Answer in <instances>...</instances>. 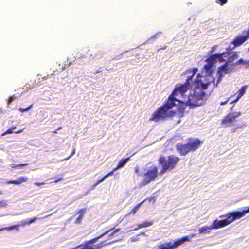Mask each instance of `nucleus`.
Instances as JSON below:
<instances>
[{
	"label": "nucleus",
	"instance_id": "f257e3e1",
	"mask_svg": "<svg viewBox=\"0 0 249 249\" xmlns=\"http://www.w3.org/2000/svg\"><path fill=\"white\" fill-rule=\"evenodd\" d=\"M197 71L198 69L196 68L189 69L186 70L185 73L189 75L187 76L185 83L178 86L177 85L175 87L173 92L169 95L164 104L158 108L153 113L149 118V121L158 122L160 121L165 120L168 118L173 117L176 115V111L172 110L177 106L176 102H177L181 105L183 102L176 99L175 97L179 95H180L181 96H184V93L190 88L191 84L190 81Z\"/></svg>",
	"mask_w": 249,
	"mask_h": 249
},
{
	"label": "nucleus",
	"instance_id": "f03ea898",
	"mask_svg": "<svg viewBox=\"0 0 249 249\" xmlns=\"http://www.w3.org/2000/svg\"><path fill=\"white\" fill-rule=\"evenodd\" d=\"M206 101L205 93L201 89H199L198 91L196 90L193 94L189 95L187 101L182 103V104L178 107V109L179 112L183 114L187 106L193 109L204 105Z\"/></svg>",
	"mask_w": 249,
	"mask_h": 249
},
{
	"label": "nucleus",
	"instance_id": "7ed1b4c3",
	"mask_svg": "<svg viewBox=\"0 0 249 249\" xmlns=\"http://www.w3.org/2000/svg\"><path fill=\"white\" fill-rule=\"evenodd\" d=\"M180 159L175 155H169L167 157L160 155L158 159V162L161 166L160 175H162L168 171L175 169L179 162Z\"/></svg>",
	"mask_w": 249,
	"mask_h": 249
},
{
	"label": "nucleus",
	"instance_id": "20e7f679",
	"mask_svg": "<svg viewBox=\"0 0 249 249\" xmlns=\"http://www.w3.org/2000/svg\"><path fill=\"white\" fill-rule=\"evenodd\" d=\"M202 143L203 142L198 139H189L186 143H177L175 147L177 151L180 155L185 156L190 152L197 149Z\"/></svg>",
	"mask_w": 249,
	"mask_h": 249
},
{
	"label": "nucleus",
	"instance_id": "39448f33",
	"mask_svg": "<svg viewBox=\"0 0 249 249\" xmlns=\"http://www.w3.org/2000/svg\"><path fill=\"white\" fill-rule=\"evenodd\" d=\"M111 230L107 231L99 236L85 242L83 244L79 245L78 248L79 249H101L104 246L113 243L114 242H107V240H105L98 244H95L100 238L110 231Z\"/></svg>",
	"mask_w": 249,
	"mask_h": 249
},
{
	"label": "nucleus",
	"instance_id": "423d86ee",
	"mask_svg": "<svg viewBox=\"0 0 249 249\" xmlns=\"http://www.w3.org/2000/svg\"><path fill=\"white\" fill-rule=\"evenodd\" d=\"M111 230L107 231L99 236L85 242L83 244L79 245L78 248L79 249H101L104 246L113 243L114 242H107V240H105L98 244H95L100 238L110 231Z\"/></svg>",
	"mask_w": 249,
	"mask_h": 249
},
{
	"label": "nucleus",
	"instance_id": "0eeeda50",
	"mask_svg": "<svg viewBox=\"0 0 249 249\" xmlns=\"http://www.w3.org/2000/svg\"><path fill=\"white\" fill-rule=\"evenodd\" d=\"M159 174L158 167L155 165L151 166L143 175L142 185L145 186L155 181Z\"/></svg>",
	"mask_w": 249,
	"mask_h": 249
},
{
	"label": "nucleus",
	"instance_id": "6e6552de",
	"mask_svg": "<svg viewBox=\"0 0 249 249\" xmlns=\"http://www.w3.org/2000/svg\"><path fill=\"white\" fill-rule=\"evenodd\" d=\"M195 234H191L190 236H185L181 238L174 240L172 242H165L158 246L159 249H175L183 245L185 242H189L191 239L194 237Z\"/></svg>",
	"mask_w": 249,
	"mask_h": 249
},
{
	"label": "nucleus",
	"instance_id": "1a4fd4ad",
	"mask_svg": "<svg viewBox=\"0 0 249 249\" xmlns=\"http://www.w3.org/2000/svg\"><path fill=\"white\" fill-rule=\"evenodd\" d=\"M249 212V206L248 207L244 208L243 210L241 212L236 211L228 213L225 215H221L220 217H226V218L225 220L226 221L227 225H229L232 223L236 219H239L244 216L247 213Z\"/></svg>",
	"mask_w": 249,
	"mask_h": 249
},
{
	"label": "nucleus",
	"instance_id": "9d476101",
	"mask_svg": "<svg viewBox=\"0 0 249 249\" xmlns=\"http://www.w3.org/2000/svg\"><path fill=\"white\" fill-rule=\"evenodd\" d=\"M241 112H235L229 113L226 115L221 121V124L223 127L232 126L236 121V118L241 115Z\"/></svg>",
	"mask_w": 249,
	"mask_h": 249
},
{
	"label": "nucleus",
	"instance_id": "9b49d317",
	"mask_svg": "<svg viewBox=\"0 0 249 249\" xmlns=\"http://www.w3.org/2000/svg\"><path fill=\"white\" fill-rule=\"evenodd\" d=\"M222 62H225L226 64L230 65L231 67H235L234 60L237 59L239 55L237 52H225L221 53Z\"/></svg>",
	"mask_w": 249,
	"mask_h": 249
},
{
	"label": "nucleus",
	"instance_id": "f8f14e48",
	"mask_svg": "<svg viewBox=\"0 0 249 249\" xmlns=\"http://www.w3.org/2000/svg\"><path fill=\"white\" fill-rule=\"evenodd\" d=\"M243 33H246V35H242L241 34H239L236 36L231 42V44H232L234 45L232 49L241 46L249 38V28L247 31L244 30Z\"/></svg>",
	"mask_w": 249,
	"mask_h": 249
},
{
	"label": "nucleus",
	"instance_id": "ddd939ff",
	"mask_svg": "<svg viewBox=\"0 0 249 249\" xmlns=\"http://www.w3.org/2000/svg\"><path fill=\"white\" fill-rule=\"evenodd\" d=\"M221 56V53L212 55L207 59V62H208L213 65L216 63L217 61L220 62H222L223 59Z\"/></svg>",
	"mask_w": 249,
	"mask_h": 249
},
{
	"label": "nucleus",
	"instance_id": "4468645a",
	"mask_svg": "<svg viewBox=\"0 0 249 249\" xmlns=\"http://www.w3.org/2000/svg\"><path fill=\"white\" fill-rule=\"evenodd\" d=\"M231 67L230 65L225 64L218 68V72L220 76H222L224 74H227L231 71Z\"/></svg>",
	"mask_w": 249,
	"mask_h": 249
},
{
	"label": "nucleus",
	"instance_id": "2eb2a0df",
	"mask_svg": "<svg viewBox=\"0 0 249 249\" xmlns=\"http://www.w3.org/2000/svg\"><path fill=\"white\" fill-rule=\"evenodd\" d=\"M213 229H217L228 226L226 221L224 220H218L215 219L212 225Z\"/></svg>",
	"mask_w": 249,
	"mask_h": 249
},
{
	"label": "nucleus",
	"instance_id": "dca6fc26",
	"mask_svg": "<svg viewBox=\"0 0 249 249\" xmlns=\"http://www.w3.org/2000/svg\"><path fill=\"white\" fill-rule=\"evenodd\" d=\"M201 78H203V79H199L196 80V83L198 86H200L202 89H206L209 84H210V82L207 81L206 82L204 83L203 81L206 80V77L205 76H201Z\"/></svg>",
	"mask_w": 249,
	"mask_h": 249
},
{
	"label": "nucleus",
	"instance_id": "f3484780",
	"mask_svg": "<svg viewBox=\"0 0 249 249\" xmlns=\"http://www.w3.org/2000/svg\"><path fill=\"white\" fill-rule=\"evenodd\" d=\"M213 229L212 225L210 226H203L199 228L198 231L199 233H209L210 232L211 230Z\"/></svg>",
	"mask_w": 249,
	"mask_h": 249
},
{
	"label": "nucleus",
	"instance_id": "a211bd4d",
	"mask_svg": "<svg viewBox=\"0 0 249 249\" xmlns=\"http://www.w3.org/2000/svg\"><path fill=\"white\" fill-rule=\"evenodd\" d=\"M235 65L236 66L242 65L244 66L246 68H249V60H244L243 58H240L238 60H237L236 62H235Z\"/></svg>",
	"mask_w": 249,
	"mask_h": 249
},
{
	"label": "nucleus",
	"instance_id": "6ab92c4d",
	"mask_svg": "<svg viewBox=\"0 0 249 249\" xmlns=\"http://www.w3.org/2000/svg\"><path fill=\"white\" fill-rule=\"evenodd\" d=\"M28 180V178L26 177H20L16 180H14V184L19 185L23 182H27Z\"/></svg>",
	"mask_w": 249,
	"mask_h": 249
},
{
	"label": "nucleus",
	"instance_id": "aec40b11",
	"mask_svg": "<svg viewBox=\"0 0 249 249\" xmlns=\"http://www.w3.org/2000/svg\"><path fill=\"white\" fill-rule=\"evenodd\" d=\"M130 157H128L125 159H123L121 160L117 166L114 169V171H116L118 169L121 168L124 166L125 164L127 163V162L129 160Z\"/></svg>",
	"mask_w": 249,
	"mask_h": 249
},
{
	"label": "nucleus",
	"instance_id": "412c9836",
	"mask_svg": "<svg viewBox=\"0 0 249 249\" xmlns=\"http://www.w3.org/2000/svg\"><path fill=\"white\" fill-rule=\"evenodd\" d=\"M23 130H24V129H19L18 131H13V129H12L11 128L8 129V130H7L4 133H3L1 134V136H3L7 134H12V133L19 134V133H22L23 131Z\"/></svg>",
	"mask_w": 249,
	"mask_h": 249
},
{
	"label": "nucleus",
	"instance_id": "4be33fe9",
	"mask_svg": "<svg viewBox=\"0 0 249 249\" xmlns=\"http://www.w3.org/2000/svg\"><path fill=\"white\" fill-rule=\"evenodd\" d=\"M36 219H37V217H33V218L29 219V220L27 219V220H22L21 221V225L22 226H25V225H29L31 224V223H33L34 222H35Z\"/></svg>",
	"mask_w": 249,
	"mask_h": 249
},
{
	"label": "nucleus",
	"instance_id": "5701e85b",
	"mask_svg": "<svg viewBox=\"0 0 249 249\" xmlns=\"http://www.w3.org/2000/svg\"><path fill=\"white\" fill-rule=\"evenodd\" d=\"M248 88V85H245L241 88L240 89H239L237 91L238 98H240L242 96H243L246 92V90Z\"/></svg>",
	"mask_w": 249,
	"mask_h": 249
},
{
	"label": "nucleus",
	"instance_id": "b1692460",
	"mask_svg": "<svg viewBox=\"0 0 249 249\" xmlns=\"http://www.w3.org/2000/svg\"><path fill=\"white\" fill-rule=\"evenodd\" d=\"M152 224H153L152 221H148V222L145 221V222H142V223L138 224V228H136L135 230L144 228V227H146L148 226H150L152 225Z\"/></svg>",
	"mask_w": 249,
	"mask_h": 249
},
{
	"label": "nucleus",
	"instance_id": "393cba45",
	"mask_svg": "<svg viewBox=\"0 0 249 249\" xmlns=\"http://www.w3.org/2000/svg\"><path fill=\"white\" fill-rule=\"evenodd\" d=\"M85 209H81L79 211L80 214L75 220L76 223L79 224L81 222V220L83 217L84 213H85Z\"/></svg>",
	"mask_w": 249,
	"mask_h": 249
},
{
	"label": "nucleus",
	"instance_id": "a878e982",
	"mask_svg": "<svg viewBox=\"0 0 249 249\" xmlns=\"http://www.w3.org/2000/svg\"><path fill=\"white\" fill-rule=\"evenodd\" d=\"M144 201L140 202V203H139L138 204H137V205H136L132 210L131 211L129 212V213H128V214H135L136 213V212H137V211L138 210V209L141 207V206H142V204L143 203Z\"/></svg>",
	"mask_w": 249,
	"mask_h": 249
},
{
	"label": "nucleus",
	"instance_id": "bb28decb",
	"mask_svg": "<svg viewBox=\"0 0 249 249\" xmlns=\"http://www.w3.org/2000/svg\"><path fill=\"white\" fill-rule=\"evenodd\" d=\"M19 225H11L9 227H5L1 228V230H11L13 229H16L17 231L19 230Z\"/></svg>",
	"mask_w": 249,
	"mask_h": 249
},
{
	"label": "nucleus",
	"instance_id": "cd10ccee",
	"mask_svg": "<svg viewBox=\"0 0 249 249\" xmlns=\"http://www.w3.org/2000/svg\"><path fill=\"white\" fill-rule=\"evenodd\" d=\"M213 64L207 62L204 66V68L207 73H211Z\"/></svg>",
	"mask_w": 249,
	"mask_h": 249
},
{
	"label": "nucleus",
	"instance_id": "c85d7f7f",
	"mask_svg": "<svg viewBox=\"0 0 249 249\" xmlns=\"http://www.w3.org/2000/svg\"><path fill=\"white\" fill-rule=\"evenodd\" d=\"M228 2V0H215V2L220 5H223L226 4Z\"/></svg>",
	"mask_w": 249,
	"mask_h": 249
},
{
	"label": "nucleus",
	"instance_id": "c756f323",
	"mask_svg": "<svg viewBox=\"0 0 249 249\" xmlns=\"http://www.w3.org/2000/svg\"><path fill=\"white\" fill-rule=\"evenodd\" d=\"M33 104L31 105L30 106H29L27 108H20L19 109V110L21 112H26L27 111H28V110H29L30 109H31V108H32L33 107Z\"/></svg>",
	"mask_w": 249,
	"mask_h": 249
},
{
	"label": "nucleus",
	"instance_id": "7c9ffc66",
	"mask_svg": "<svg viewBox=\"0 0 249 249\" xmlns=\"http://www.w3.org/2000/svg\"><path fill=\"white\" fill-rule=\"evenodd\" d=\"M27 165V164H26V163H25V164H12L10 165V166L12 168H17L18 167H19V166H25Z\"/></svg>",
	"mask_w": 249,
	"mask_h": 249
},
{
	"label": "nucleus",
	"instance_id": "2f4dec72",
	"mask_svg": "<svg viewBox=\"0 0 249 249\" xmlns=\"http://www.w3.org/2000/svg\"><path fill=\"white\" fill-rule=\"evenodd\" d=\"M135 172L137 174L138 176H141V173L140 171V167L138 165H137L134 168Z\"/></svg>",
	"mask_w": 249,
	"mask_h": 249
},
{
	"label": "nucleus",
	"instance_id": "473e14b6",
	"mask_svg": "<svg viewBox=\"0 0 249 249\" xmlns=\"http://www.w3.org/2000/svg\"><path fill=\"white\" fill-rule=\"evenodd\" d=\"M105 179H106L104 177H103L101 179L98 180L96 181V182L94 184V185H93V187H95V186H97L99 183H100L102 182H103Z\"/></svg>",
	"mask_w": 249,
	"mask_h": 249
},
{
	"label": "nucleus",
	"instance_id": "72a5a7b5",
	"mask_svg": "<svg viewBox=\"0 0 249 249\" xmlns=\"http://www.w3.org/2000/svg\"><path fill=\"white\" fill-rule=\"evenodd\" d=\"M115 171H114V169H113L112 171H111V172H109L108 174H107V175H105V176H104V177L105 178H107L108 177H109V176H112V175H113V173H114V172Z\"/></svg>",
	"mask_w": 249,
	"mask_h": 249
},
{
	"label": "nucleus",
	"instance_id": "f704fd0d",
	"mask_svg": "<svg viewBox=\"0 0 249 249\" xmlns=\"http://www.w3.org/2000/svg\"><path fill=\"white\" fill-rule=\"evenodd\" d=\"M16 99L15 97L14 96H12L9 99V101H8V103L9 104H10L12 103V102L15 100Z\"/></svg>",
	"mask_w": 249,
	"mask_h": 249
},
{
	"label": "nucleus",
	"instance_id": "c9c22d12",
	"mask_svg": "<svg viewBox=\"0 0 249 249\" xmlns=\"http://www.w3.org/2000/svg\"><path fill=\"white\" fill-rule=\"evenodd\" d=\"M75 153V150L73 149L71 153V154L68 157H67V158H66V160H68L71 157H72V156H73Z\"/></svg>",
	"mask_w": 249,
	"mask_h": 249
},
{
	"label": "nucleus",
	"instance_id": "e433bc0d",
	"mask_svg": "<svg viewBox=\"0 0 249 249\" xmlns=\"http://www.w3.org/2000/svg\"><path fill=\"white\" fill-rule=\"evenodd\" d=\"M229 100V98H228L226 101H225L224 102H221L220 104V105L222 106V105H226L228 103Z\"/></svg>",
	"mask_w": 249,
	"mask_h": 249
},
{
	"label": "nucleus",
	"instance_id": "4c0bfd02",
	"mask_svg": "<svg viewBox=\"0 0 249 249\" xmlns=\"http://www.w3.org/2000/svg\"><path fill=\"white\" fill-rule=\"evenodd\" d=\"M240 98H238V97L237 96V98L233 101H231V103H230V104H232L234 103H236L239 100Z\"/></svg>",
	"mask_w": 249,
	"mask_h": 249
},
{
	"label": "nucleus",
	"instance_id": "58836bf2",
	"mask_svg": "<svg viewBox=\"0 0 249 249\" xmlns=\"http://www.w3.org/2000/svg\"><path fill=\"white\" fill-rule=\"evenodd\" d=\"M35 185L37 186H40L41 185H43L45 183H39V182H35Z\"/></svg>",
	"mask_w": 249,
	"mask_h": 249
},
{
	"label": "nucleus",
	"instance_id": "ea45409f",
	"mask_svg": "<svg viewBox=\"0 0 249 249\" xmlns=\"http://www.w3.org/2000/svg\"><path fill=\"white\" fill-rule=\"evenodd\" d=\"M63 179V178H59L58 179H56L54 181V183H57L58 182H59V181H61Z\"/></svg>",
	"mask_w": 249,
	"mask_h": 249
},
{
	"label": "nucleus",
	"instance_id": "a19ab883",
	"mask_svg": "<svg viewBox=\"0 0 249 249\" xmlns=\"http://www.w3.org/2000/svg\"><path fill=\"white\" fill-rule=\"evenodd\" d=\"M6 183L7 184H14V180H8L7 181Z\"/></svg>",
	"mask_w": 249,
	"mask_h": 249
},
{
	"label": "nucleus",
	"instance_id": "79ce46f5",
	"mask_svg": "<svg viewBox=\"0 0 249 249\" xmlns=\"http://www.w3.org/2000/svg\"><path fill=\"white\" fill-rule=\"evenodd\" d=\"M62 129V127H59L58 128H57V129H56L55 130H54L53 133H57V131L59 130H61Z\"/></svg>",
	"mask_w": 249,
	"mask_h": 249
},
{
	"label": "nucleus",
	"instance_id": "37998d69",
	"mask_svg": "<svg viewBox=\"0 0 249 249\" xmlns=\"http://www.w3.org/2000/svg\"><path fill=\"white\" fill-rule=\"evenodd\" d=\"M166 48H167V46L165 45L163 47H162L161 48L158 49L157 51H160L161 49H165Z\"/></svg>",
	"mask_w": 249,
	"mask_h": 249
},
{
	"label": "nucleus",
	"instance_id": "c03bdc74",
	"mask_svg": "<svg viewBox=\"0 0 249 249\" xmlns=\"http://www.w3.org/2000/svg\"><path fill=\"white\" fill-rule=\"evenodd\" d=\"M215 47H213L212 48V50H211V53H212L213 51H214Z\"/></svg>",
	"mask_w": 249,
	"mask_h": 249
},
{
	"label": "nucleus",
	"instance_id": "a18cd8bd",
	"mask_svg": "<svg viewBox=\"0 0 249 249\" xmlns=\"http://www.w3.org/2000/svg\"><path fill=\"white\" fill-rule=\"evenodd\" d=\"M11 128L13 129V131L14 130H15L16 128V126L13 127Z\"/></svg>",
	"mask_w": 249,
	"mask_h": 249
},
{
	"label": "nucleus",
	"instance_id": "49530a36",
	"mask_svg": "<svg viewBox=\"0 0 249 249\" xmlns=\"http://www.w3.org/2000/svg\"><path fill=\"white\" fill-rule=\"evenodd\" d=\"M119 231V230H118V229H117L116 230H115V231H114V232H117V231Z\"/></svg>",
	"mask_w": 249,
	"mask_h": 249
},
{
	"label": "nucleus",
	"instance_id": "de8ad7c7",
	"mask_svg": "<svg viewBox=\"0 0 249 249\" xmlns=\"http://www.w3.org/2000/svg\"><path fill=\"white\" fill-rule=\"evenodd\" d=\"M233 107H232L231 108H230V110H231L232 109H233Z\"/></svg>",
	"mask_w": 249,
	"mask_h": 249
},
{
	"label": "nucleus",
	"instance_id": "09e8293b",
	"mask_svg": "<svg viewBox=\"0 0 249 249\" xmlns=\"http://www.w3.org/2000/svg\"><path fill=\"white\" fill-rule=\"evenodd\" d=\"M220 78H219L218 79V82H219L220 81Z\"/></svg>",
	"mask_w": 249,
	"mask_h": 249
},
{
	"label": "nucleus",
	"instance_id": "8fccbe9b",
	"mask_svg": "<svg viewBox=\"0 0 249 249\" xmlns=\"http://www.w3.org/2000/svg\"><path fill=\"white\" fill-rule=\"evenodd\" d=\"M248 51L249 52V47L248 48Z\"/></svg>",
	"mask_w": 249,
	"mask_h": 249
},
{
	"label": "nucleus",
	"instance_id": "3c124183",
	"mask_svg": "<svg viewBox=\"0 0 249 249\" xmlns=\"http://www.w3.org/2000/svg\"><path fill=\"white\" fill-rule=\"evenodd\" d=\"M2 231V230H1V229H0V231Z\"/></svg>",
	"mask_w": 249,
	"mask_h": 249
},
{
	"label": "nucleus",
	"instance_id": "603ef678",
	"mask_svg": "<svg viewBox=\"0 0 249 249\" xmlns=\"http://www.w3.org/2000/svg\"><path fill=\"white\" fill-rule=\"evenodd\" d=\"M1 194V192H0V195Z\"/></svg>",
	"mask_w": 249,
	"mask_h": 249
}]
</instances>
